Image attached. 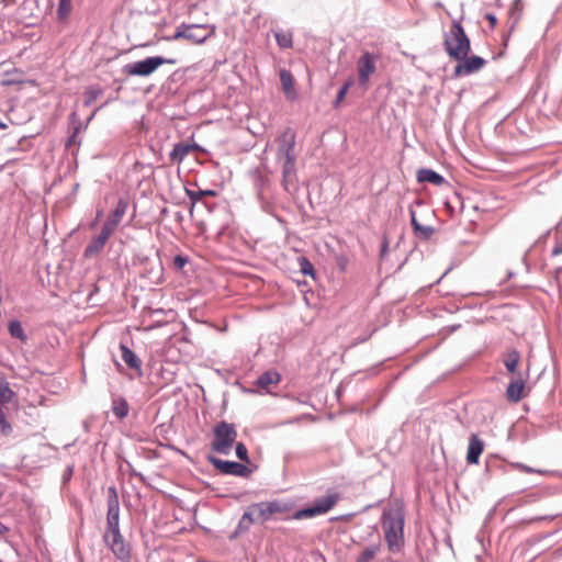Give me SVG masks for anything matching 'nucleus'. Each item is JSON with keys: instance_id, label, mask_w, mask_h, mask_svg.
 <instances>
[{"instance_id": "12", "label": "nucleus", "mask_w": 562, "mask_h": 562, "mask_svg": "<svg viewBox=\"0 0 562 562\" xmlns=\"http://www.w3.org/2000/svg\"><path fill=\"white\" fill-rule=\"evenodd\" d=\"M209 461L214 465V468L216 470H218L221 473H224V474H232V475H236V476H248L250 473V470L246 465H244L239 462L225 461V460L217 459L215 457H210Z\"/></svg>"}, {"instance_id": "31", "label": "nucleus", "mask_w": 562, "mask_h": 562, "mask_svg": "<svg viewBox=\"0 0 562 562\" xmlns=\"http://www.w3.org/2000/svg\"><path fill=\"white\" fill-rule=\"evenodd\" d=\"M414 233L419 238L428 239L434 234V228L430 226H424V225L419 224L414 229Z\"/></svg>"}, {"instance_id": "22", "label": "nucleus", "mask_w": 562, "mask_h": 562, "mask_svg": "<svg viewBox=\"0 0 562 562\" xmlns=\"http://www.w3.org/2000/svg\"><path fill=\"white\" fill-rule=\"evenodd\" d=\"M280 380L281 376L277 371L269 370L258 378L257 385L261 389H268L271 385H277Z\"/></svg>"}, {"instance_id": "41", "label": "nucleus", "mask_w": 562, "mask_h": 562, "mask_svg": "<svg viewBox=\"0 0 562 562\" xmlns=\"http://www.w3.org/2000/svg\"><path fill=\"white\" fill-rule=\"evenodd\" d=\"M99 92L90 91L87 93V103H91L93 100L97 99Z\"/></svg>"}, {"instance_id": "44", "label": "nucleus", "mask_w": 562, "mask_h": 562, "mask_svg": "<svg viewBox=\"0 0 562 562\" xmlns=\"http://www.w3.org/2000/svg\"><path fill=\"white\" fill-rule=\"evenodd\" d=\"M7 127H8V125L0 121V128L5 130Z\"/></svg>"}, {"instance_id": "32", "label": "nucleus", "mask_w": 562, "mask_h": 562, "mask_svg": "<svg viewBox=\"0 0 562 562\" xmlns=\"http://www.w3.org/2000/svg\"><path fill=\"white\" fill-rule=\"evenodd\" d=\"M352 85L351 81H347L344 83V86L340 88V90L338 91L337 93V97H336V100L334 102V106L335 108H338L340 105V103L344 101L350 86Z\"/></svg>"}, {"instance_id": "18", "label": "nucleus", "mask_w": 562, "mask_h": 562, "mask_svg": "<svg viewBox=\"0 0 562 562\" xmlns=\"http://www.w3.org/2000/svg\"><path fill=\"white\" fill-rule=\"evenodd\" d=\"M279 75H280L282 91L284 92L286 99L290 101L296 100L297 92L295 90L294 78H293L292 74L286 69H281Z\"/></svg>"}, {"instance_id": "33", "label": "nucleus", "mask_w": 562, "mask_h": 562, "mask_svg": "<svg viewBox=\"0 0 562 562\" xmlns=\"http://www.w3.org/2000/svg\"><path fill=\"white\" fill-rule=\"evenodd\" d=\"M518 357L514 353L513 356L504 359V364L510 373H515L518 366Z\"/></svg>"}, {"instance_id": "38", "label": "nucleus", "mask_w": 562, "mask_h": 562, "mask_svg": "<svg viewBox=\"0 0 562 562\" xmlns=\"http://www.w3.org/2000/svg\"><path fill=\"white\" fill-rule=\"evenodd\" d=\"M301 270L304 274H312L314 271L313 265L307 260L303 259L301 263Z\"/></svg>"}, {"instance_id": "8", "label": "nucleus", "mask_w": 562, "mask_h": 562, "mask_svg": "<svg viewBox=\"0 0 562 562\" xmlns=\"http://www.w3.org/2000/svg\"><path fill=\"white\" fill-rule=\"evenodd\" d=\"M103 541L113 553V555L121 562H131L132 547L122 536L121 531L104 532Z\"/></svg>"}, {"instance_id": "13", "label": "nucleus", "mask_w": 562, "mask_h": 562, "mask_svg": "<svg viewBox=\"0 0 562 562\" xmlns=\"http://www.w3.org/2000/svg\"><path fill=\"white\" fill-rule=\"evenodd\" d=\"M376 58L370 54L364 53L357 61V70L359 75V82L363 86L368 85L370 76H372L375 70Z\"/></svg>"}, {"instance_id": "39", "label": "nucleus", "mask_w": 562, "mask_h": 562, "mask_svg": "<svg viewBox=\"0 0 562 562\" xmlns=\"http://www.w3.org/2000/svg\"><path fill=\"white\" fill-rule=\"evenodd\" d=\"M409 214H411V224H412V226H413V229H415V228H416V226H418V225H419V223H418V221H417V218H416V213H415V211H414V210H411V211H409Z\"/></svg>"}, {"instance_id": "11", "label": "nucleus", "mask_w": 562, "mask_h": 562, "mask_svg": "<svg viewBox=\"0 0 562 562\" xmlns=\"http://www.w3.org/2000/svg\"><path fill=\"white\" fill-rule=\"evenodd\" d=\"M459 64L456 65L453 69L454 77L469 76L471 74L477 72L481 70L486 61L480 56H467L464 59L458 60Z\"/></svg>"}, {"instance_id": "17", "label": "nucleus", "mask_w": 562, "mask_h": 562, "mask_svg": "<svg viewBox=\"0 0 562 562\" xmlns=\"http://www.w3.org/2000/svg\"><path fill=\"white\" fill-rule=\"evenodd\" d=\"M525 381L521 374H518L508 384L506 390V396L508 401L517 403L525 396Z\"/></svg>"}, {"instance_id": "10", "label": "nucleus", "mask_w": 562, "mask_h": 562, "mask_svg": "<svg viewBox=\"0 0 562 562\" xmlns=\"http://www.w3.org/2000/svg\"><path fill=\"white\" fill-rule=\"evenodd\" d=\"M106 527L104 532L120 531V504L115 487L109 488Z\"/></svg>"}, {"instance_id": "25", "label": "nucleus", "mask_w": 562, "mask_h": 562, "mask_svg": "<svg viewBox=\"0 0 562 562\" xmlns=\"http://www.w3.org/2000/svg\"><path fill=\"white\" fill-rule=\"evenodd\" d=\"M72 10L71 0H59L57 8V18L60 21L66 20Z\"/></svg>"}, {"instance_id": "21", "label": "nucleus", "mask_w": 562, "mask_h": 562, "mask_svg": "<svg viewBox=\"0 0 562 562\" xmlns=\"http://www.w3.org/2000/svg\"><path fill=\"white\" fill-rule=\"evenodd\" d=\"M25 75L21 69L12 68L3 74L1 79L2 87L22 86L25 82Z\"/></svg>"}, {"instance_id": "2", "label": "nucleus", "mask_w": 562, "mask_h": 562, "mask_svg": "<svg viewBox=\"0 0 562 562\" xmlns=\"http://www.w3.org/2000/svg\"><path fill=\"white\" fill-rule=\"evenodd\" d=\"M405 516L401 506H393L384 510L382 515V529L387 549L397 553L404 547Z\"/></svg>"}, {"instance_id": "27", "label": "nucleus", "mask_w": 562, "mask_h": 562, "mask_svg": "<svg viewBox=\"0 0 562 562\" xmlns=\"http://www.w3.org/2000/svg\"><path fill=\"white\" fill-rule=\"evenodd\" d=\"M276 41L280 48L292 47V34L288 32L276 33Z\"/></svg>"}, {"instance_id": "36", "label": "nucleus", "mask_w": 562, "mask_h": 562, "mask_svg": "<svg viewBox=\"0 0 562 562\" xmlns=\"http://www.w3.org/2000/svg\"><path fill=\"white\" fill-rule=\"evenodd\" d=\"M562 255V236L561 237H558L555 243H554V246L551 250V256L552 257H558V256H561Z\"/></svg>"}, {"instance_id": "5", "label": "nucleus", "mask_w": 562, "mask_h": 562, "mask_svg": "<svg viewBox=\"0 0 562 562\" xmlns=\"http://www.w3.org/2000/svg\"><path fill=\"white\" fill-rule=\"evenodd\" d=\"M177 58H165L161 56H151L143 60L127 64L123 67V74L127 77H148L165 64L175 65Z\"/></svg>"}, {"instance_id": "40", "label": "nucleus", "mask_w": 562, "mask_h": 562, "mask_svg": "<svg viewBox=\"0 0 562 562\" xmlns=\"http://www.w3.org/2000/svg\"><path fill=\"white\" fill-rule=\"evenodd\" d=\"M485 19L490 22L492 27H495V25L497 24V19L493 14H486Z\"/></svg>"}, {"instance_id": "26", "label": "nucleus", "mask_w": 562, "mask_h": 562, "mask_svg": "<svg viewBox=\"0 0 562 562\" xmlns=\"http://www.w3.org/2000/svg\"><path fill=\"white\" fill-rule=\"evenodd\" d=\"M113 413L119 418H124L128 414V404L125 400H116L113 402Z\"/></svg>"}, {"instance_id": "14", "label": "nucleus", "mask_w": 562, "mask_h": 562, "mask_svg": "<svg viewBox=\"0 0 562 562\" xmlns=\"http://www.w3.org/2000/svg\"><path fill=\"white\" fill-rule=\"evenodd\" d=\"M111 236V233L102 228L100 234L91 238L89 244L86 246L83 250V257L87 259L98 257Z\"/></svg>"}, {"instance_id": "42", "label": "nucleus", "mask_w": 562, "mask_h": 562, "mask_svg": "<svg viewBox=\"0 0 562 562\" xmlns=\"http://www.w3.org/2000/svg\"><path fill=\"white\" fill-rule=\"evenodd\" d=\"M102 216H103V210H99V211L97 212V216H95L94 222H92L90 226H91V227H93V226L95 225V223H97V222H98Z\"/></svg>"}, {"instance_id": "34", "label": "nucleus", "mask_w": 562, "mask_h": 562, "mask_svg": "<svg viewBox=\"0 0 562 562\" xmlns=\"http://www.w3.org/2000/svg\"><path fill=\"white\" fill-rule=\"evenodd\" d=\"M236 456L241 460V461H246L248 462L249 461V458H248V450L246 448V446L243 443V442H238L236 445Z\"/></svg>"}, {"instance_id": "9", "label": "nucleus", "mask_w": 562, "mask_h": 562, "mask_svg": "<svg viewBox=\"0 0 562 562\" xmlns=\"http://www.w3.org/2000/svg\"><path fill=\"white\" fill-rule=\"evenodd\" d=\"M211 35V32L206 30L204 25H186L181 24L176 33L172 35V40H187L193 44H202Z\"/></svg>"}, {"instance_id": "43", "label": "nucleus", "mask_w": 562, "mask_h": 562, "mask_svg": "<svg viewBox=\"0 0 562 562\" xmlns=\"http://www.w3.org/2000/svg\"><path fill=\"white\" fill-rule=\"evenodd\" d=\"M121 351L128 352L131 350L127 347H125L124 345H121Z\"/></svg>"}, {"instance_id": "19", "label": "nucleus", "mask_w": 562, "mask_h": 562, "mask_svg": "<svg viewBox=\"0 0 562 562\" xmlns=\"http://www.w3.org/2000/svg\"><path fill=\"white\" fill-rule=\"evenodd\" d=\"M198 149L199 145L196 144L178 143L175 145L169 157L172 162L181 164L189 154Z\"/></svg>"}, {"instance_id": "46", "label": "nucleus", "mask_w": 562, "mask_h": 562, "mask_svg": "<svg viewBox=\"0 0 562 562\" xmlns=\"http://www.w3.org/2000/svg\"><path fill=\"white\" fill-rule=\"evenodd\" d=\"M558 271H562V268H559Z\"/></svg>"}, {"instance_id": "3", "label": "nucleus", "mask_w": 562, "mask_h": 562, "mask_svg": "<svg viewBox=\"0 0 562 562\" xmlns=\"http://www.w3.org/2000/svg\"><path fill=\"white\" fill-rule=\"evenodd\" d=\"M291 512V506L282 501L260 502L248 506L244 513L239 527L248 529L255 522H266L277 515H284Z\"/></svg>"}, {"instance_id": "24", "label": "nucleus", "mask_w": 562, "mask_h": 562, "mask_svg": "<svg viewBox=\"0 0 562 562\" xmlns=\"http://www.w3.org/2000/svg\"><path fill=\"white\" fill-rule=\"evenodd\" d=\"M381 546L380 543L372 544L367 547L361 554L358 557L357 562H371L375 555L380 552Z\"/></svg>"}, {"instance_id": "4", "label": "nucleus", "mask_w": 562, "mask_h": 562, "mask_svg": "<svg viewBox=\"0 0 562 562\" xmlns=\"http://www.w3.org/2000/svg\"><path fill=\"white\" fill-rule=\"evenodd\" d=\"M443 46L448 56L453 60H461L471 50V43L462 25L454 21L445 34Z\"/></svg>"}, {"instance_id": "37", "label": "nucleus", "mask_w": 562, "mask_h": 562, "mask_svg": "<svg viewBox=\"0 0 562 562\" xmlns=\"http://www.w3.org/2000/svg\"><path fill=\"white\" fill-rule=\"evenodd\" d=\"M172 262L175 268L182 269L188 263V259L183 256H176Z\"/></svg>"}, {"instance_id": "23", "label": "nucleus", "mask_w": 562, "mask_h": 562, "mask_svg": "<svg viewBox=\"0 0 562 562\" xmlns=\"http://www.w3.org/2000/svg\"><path fill=\"white\" fill-rule=\"evenodd\" d=\"M122 360L126 363V366L135 372L136 376L143 375L142 370V360L137 357L136 353H121Z\"/></svg>"}, {"instance_id": "7", "label": "nucleus", "mask_w": 562, "mask_h": 562, "mask_svg": "<svg viewBox=\"0 0 562 562\" xmlns=\"http://www.w3.org/2000/svg\"><path fill=\"white\" fill-rule=\"evenodd\" d=\"M340 499V494L329 492L326 496L316 498L312 506L295 512L291 517L296 520L312 518L328 513Z\"/></svg>"}, {"instance_id": "30", "label": "nucleus", "mask_w": 562, "mask_h": 562, "mask_svg": "<svg viewBox=\"0 0 562 562\" xmlns=\"http://www.w3.org/2000/svg\"><path fill=\"white\" fill-rule=\"evenodd\" d=\"M187 194L190 198V200L195 203L199 200H201L205 195L214 196L216 193L213 190H200V191H190L187 190Z\"/></svg>"}, {"instance_id": "16", "label": "nucleus", "mask_w": 562, "mask_h": 562, "mask_svg": "<svg viewBox=\"0 0 562 562\" xmlns=\"http://www.w3.org/2000/svg\"><path fill=\"white\" fill-rule=\"evenodd\" d=\"M484 450V442L479 438L477 435L472 434L469 438L467 461L470 464H476L480 456Z\"/></svg>"}, {"instance_id": "45", "label": "nucleus", "mask_w": 562, "mask_h": 562, "mask_svg": "<svg viewBox=\"0 0 562 562\" xmlns=\"http://www.w3.org/2000/svg\"><path fill=\"white\" fill-rule=\"evenodd\" d=\"M116 367L120 371H122V366L115 360Z\"/></svg>"}, {"instance_id": "20", "label": "nucleus", "mask_w": 562, "mask_h": 562, "mask_svg": "<svg viewBox=\"0 0 562 562\" xmlns=\"http://www.w3.org/2000/svg\"><path fill=\"white\" fill-rule=\"evenodd\" d=\"M416 179L419 183L429 182L434 186L440 187L445 183V178L431 169H418Z\"/></svg>"}, {"instance_id": "29", "label": "nucleus", "mask_w": 562, "mask_h": 562, "mask_svg": "<svg viewBox=\"0 0 562 562\" xmlns=\"http://www.w3.org/2000/svg\"><path fill=\"white\" fill-rule=\"evenodd\" d=\"M9 331L12 337L18 338L20 340H25V335H24L22 325L19 321L10 322Z\"/></svg>"}, {"instance_id": "15", "label": "nucleus", "mask_w": 562, "mask_h": 562, "mask_svg": "<svg viewBox=\"0 0 562 562\" xmlns=\"http://www.w3.org/2000/svg\"><path fill=\"white\" fill-rule=\"evenodd\" d=\"M126 210H127V201L124 199H120L115 209L109 214L102 228L113 235V233L116 231L117 226L122 222V220L126 213Z\"/></svg>"}, {"instance_id": "6", "label": "nucleus", "mask_w": 562, "mask_h": 562, "mask_svg": "<svg viewBox=\"0 0 562 562\" xmlns=\"http://www.w3.org/2000/svg\"><path fill=\"white\" fill-rule=\"evenodd\" d=\"M213 434L214 439L211 443L212 450L222 454H228L237 438L235 426L226 422H221L214 427Z\"/></svg>"}, {"instance_id": "28", "label": "nucleus", "mask_w": 562, "mask_h": 562, "mask_svg": "<svg viewBox=\"0 0 562 562\" xmlns=\"http://www.w3.org/2000/svg\"><path fill=\"white\" fill-rule=\"evenodd\" d=\"M13 391L10 389L9 384L0 380V404H5L11 401L13 396Z\"/></svg>"}, {"instance_id": "35", "label": "nucleus", "mask_w": 562, "mask_h": 562, "mask_svg": "<svg viewBox=\"0 0 562 562\" xmlns=\"http://www.w3.org/2000/svg\"><path fill=\"white\" fill-rule=\"evenodd\" d=\"M516 468H517L519 471H521V472H524V473H527V474L538 473V474H541V475H546V474H548V473H549L548 471H544V470H536V469L530 468V467H528V465H526V464H522V463H517V464H516Z\"/></svg>"}, {"instance_id": "1", "label": "nucleus", "mask_w": 562, "mask_h": 562, "mask_svg": "<svg viewBox=\"0 0 562 562\" xmlns=\"http://www.w3.org/2000/svg\"><path fill=\"white\" fill-rule=\"evenodd\" d=\"M278 145L277 159L282 166V187L286 192L297 190L296 159L295 151L296 137L292 128H285L276 139Z\"/></svg>"}]
</instances>
